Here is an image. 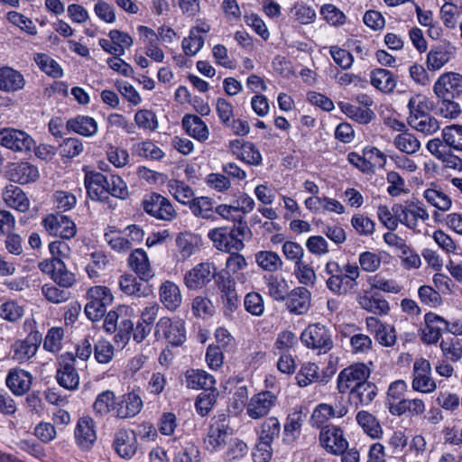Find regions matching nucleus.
Wrapping results in <instances>:
<instances>
[{
	"mask_svg": "<svg viewBox=\"0 0 462 462\" xmlns=\"http://www.w3.org/2000/svg\"><path fill=\"white\" fill-rule=\"evenodd\" d=\"M324 273L328 276L326 287L337 296H345L356 290V280L360 276L359 266L346 263L341 266L337 261L326 263Z\"/></svg>",
	"mask_w": 462,
	"mask_h": 462,
	"instance_id": "nucleus-1",
	"label": "nucleus"
},
{
	"mask_svg": "<svg viewBox=\"0 0 462 462\" xmlns=\"http://www.w3.org/2000/svg\"><path fill=\"white\" fill-rule=\"evenodd\" d=\"M233 430L228 416L221 414L214 418L204 438L205 448L211 451H218L232 440Z\"/></svg>",
	"mask_w": 462,
	"mask_h": 462,
	"instance_id": "nucleus-2",
	"label": "nucleus"
},
{
	"mask_svg": "<svg viewBox=\"0 0 462 462\" xmlns=\"http://www.w3.org/2000/svg\"><path fill=\"white\" fill-rule=\"evenodd\" d=\"M393 210L401 224L414 231H419L420 221L426 222L430 219V214L423 203L420 201H406L404 204H395L393 206Z\"/></svg>",
	"mask_w": 462,
	"mask_h": 462,
	"instance_id": "nucleus-3",
	"label": "nucleus"
},
{
	"mask_svg": "<svg viewBox=\"0 0 462 462\" xmlns=\"http://www.w3.org/2000/svg\"><path fill=\"white\" fill-rule=\"evenodd\" d=\"M33 320H26L24 325L33 328ZM42 341V335L32 329L24 339L17 340L11 346L12 358L18 363H24L33 357Z\"/></svg>",
	"mask_w": 462,
	"mask_h": 462,
	"instance_id": "nucleus-4",
	"label": "nucleus"
},
{
	"mask_svg": "<svg viewBox=\"0 0 462 462\" xmlns=\"http://www.w3.org/2000/svg\"><path fill=\"white\" fill-rule=\"evenodd\" d=\"M300 339L308 348L318 350L319 354H325L333 347L331 331L320 323L309 325L301 333Z\"/></svg>",
	"mask_w": 462,
	"mask_h": 462,
	"instance_id": "nucleus-5",
	"label": "nucleus"
},
{
	"mask_svg": "<svg viewBox=\"0 0 462 462\" xmlns=\"http://www.w3.org/2000/svg\"><path fill=\"white\" fill-rule=\"evenodd\" d=\"M370 376V369L363 363L353 364L342 369L337 377V388L340 393H350Z\"/></svg>",
	"mask_w": 462,
	"mask_h": 462,
	"instance_id": "nucleus-6",
	"label": "nucleus"
},
{
	"mask_svg": "<svg viewBox=\"0 0 462 462\" xmlns=\"http://www.w3.org/2000/svg\"><path fill=\"white\" fill-rule=\"evenodd\" d=\"M155 337L163 338L172 346H180L186 340L184 322L180 319L172 320L162 317L155 325Z\"/></svg>",
	"mask_w": 462,
	"mask_h": 462,
	"instance_id": "nucleus-7",
	"label": "nucleus"
},
{
	"mask_svg": "<svg viewBox=\"0 0 462 462\" xmlns=\"http://www.w3.org/2000/svg\"><path fill=\"white\" fill-rule=\"evenodd\" d=\"M411 388L421 393H431L437 389L429 360L422 357L415 359L412 365Z\"/></svg>",
	"mask_w": 462,
	"mask_h": 462,
	"instance_id": "nucleus-8",
	"label": "nucleus"
},
{
	"mask_svg": "<svg viewBox=\"0 0 462 462\" xmlns=\"http://www.w3.org/2000/svg\"><path fill=\"white\" fill-rule=\"evenodd\" d=\"M38 266L60 287L70 288L76 282V275L68 270L62 259H46Z\"/></svg>",
	"mask_w": 462,
	"mask_h": 462,
	"instance_id": "nucleus-9",
	"label": "nucleus"
},
{
	"mask_svg": "<svg viewBox=\"0 0 462 462\" xmlns=\"http://www.w3.org/2000/svg\"><path fill=\"white\" fill-rule=\"evenodd\" d=\"M143 207L147 214L159 220L172 221L177 217V211L171 201L158 193L146 196Z\"/></svg>",
	"mask_w": 462,
	"mask_h": 462,
	"instance_id": "nucleus-10",
	"label": "nucleus"
},
{
	"mask_svg": "<svg viewBox=\"0 0 462 462\" xmlns=\"http://www.w3.org/2000/svg\"><path fill=\"white\" fill-rule=\"evenodd\" d=\"M277 401V395L271 391L255 393L249 399L245 406L246 415L252 420L264 418L276 406Z\"/></svg>",
	"mask_w": 462,
	"mask_h": 462,
	"instance_id": "nucleus-11",
	"label": "nucleus"
},
{
	"mask_svg": "<svg viewBox=\"0 0 462 462\" xmlns=\"http://www.w3.org/2000/svg\"><path fill=\"white\" fill-rule=\"evenodd\" d=\"M216 272L217 268L213 263H199L185 273L184 284L189 290L202 289L215 278Z\"/></svg>",
	"mask_w": 462,
	"mask_h": 462,
	"instance_id": "nucleus-12",
	"label": "nucleus"
},
{
	"mask_svg": "<svg viewBox=\"0 0 462 462\" xmlns=\"http://www.w3.org/2000/svg\"><path fill=\"white\" fill-rule=\"evenodd\" d=\"M0 145L14 152H29L34 145V140L27 133L14 128L0 129Z\"/></svg>",
	"mask_w": 462,
	"mask_h": 462,
	"instance_id": "nucleus-13",
	"label": "nucleus"
},
{
	"mask_svg": "<svg viewBox=\"0 0 462 462\" xmlns=\"http://www.w3.org/2000/svg\"><path fill=\"white\" fill-rule=\"evenodd\" d=\"M208 236L217 250L225 253L240 252L245 247L243 239L236 237L227 227L213 228L208 232Z\"/></svg>",
	"mask_w": 462,
	"mask_h": 462,
	"instance_id": "nucleus-14",
	"label": "nucleus"
},
{
	"mask_svg": "<svg viewBox=\"0 0 462 462\" xmlns=\"http://www.w3.org/2000/svg\"><path fill=\"white\" fill-rule=\"evenodd\" d=\"M439 98H457L462 94V75L456 72L441 74L433 86Z\"/></svg>",
	"mask_w": 462,
	"mask_h": 462,
	"instance_id": "nucleus-15",
	"label": "nucleus"
},
{
	"mask_svg": "<svg viewBox=\"0 0 462 462\" xmlns=\"http://www.w3.org/2000/svg\"><path fill=\"white\" fill-rule=\"evenodd\" d=\"M42 225L48 234L62 239H70L77 234L75 223L63 215H49L42 220Z\"/></svg>",
	"mask_w": 462,
	"mask_h": 462,
	"instance_id": "nucleus-16",
	"label": "nucleus"
},
{
	"mask_svg": "<svg viewBox=\"0 0 462 462\" xmlns=\"http://www.w3.org/2000/svg\"><path fill=\"white\" fill-rule=\"evenodd\" d=\"M319 442L328 452L333 455L341 454L348 448L343 430L333 425H327L321 429Z\"/></svg>",
	"mask_w": 462,
	"mask_h": 462,
	"instance_id": "nucleus-17",
	"label": "nucleus"
},
{
	"mask_svg": "<svg viewBox=\"0 0 462 462\" xmlns=\"http://www.w3.org/2000/svg\"><path fill=\"white\" fill-rule=\"evenodd\" d=\"M56 379L58 383L67 390L73 391L79 387V375L75 368V357L72 355L61 356Z\"/></svg>",
	"mask_w": 462,
	"mask_h": 462,
	"instance_id": "nucleus-18",
	"label": "nucleus"
},
{
	"mask_svg": "<svg viewBox=\"0 0 462 462\" xmlns=\"http://www.w3.org/2000/svg\"><path fill=\"white\" fill-rule=\"evenodd\" d=\"M74 434L78 447L84 451L90 450L97 441L94 420L89 416L79 418Z\"/></svg>",
	"mask_w": 462,
	"mask_h": 462,
	"instance_id": "nucleus-19",
	"label": "nucleus"
},
{
	"mask_svg": "<svg viewBox=\"0 0 462 462\" xmlns=\"http://www.w3.org/2000/svg\"><path fill=\"white\" fill-rule=\"evenodd\" d=\"M127 261L129 267L137 274L140 280L149 282L155 276V271L143 249L139 248L132 251Z\"/></svg>",
	"mask_w": 462,
	"mask_h": 462,
	"instance_id": "nucleus-20",
	"label": "nucleus"
},
{
	"mask_svg": "<svg viewBox=\"0 0 462 462\" xmlns=\"http://www.w3.org/2000/svg\"><path fill=\"white\" fill-rule=\"evenodd\" d=\"M84 182L92 200L106 201L108 199L106 176L97 171H88L85 175Z\"/></svg>",
	"mask_w": 462,
	"mask_h": 462,
	"instance_id": "nucleus-21",
	"label": "nucleus"
},
{
	"mask_svg": "<svg viewBox=\"0 0 462 462\" xmlns=\"http://www.w3.org/2000/svg\"><path fill=\"white\" fill-rule=\"evenodd\" d=\"M368 331L374 335L378 343L383 346H393L397 340L396 331L391 325L383 323L375 317H368L365 319Z\"/></svg>",
	"mask_w": 462,
	"mask_h": 462,
	"instance_id": "nucleus-22",
	"label": "nucleus"
},
{
	"mask_svg": "<svg viewBox=\"0 0 462 462\" xmlns=\"http://www.w3.org/2000/svg\"><path fill=\"white\" fill-rule=\"evenodd\" d=\"M285 300L290 313L303 315L310 307L311 292L305 287H296L289 292Z\"/></svg>",
	"mask_w": 462,
	"mask_h": 462,
	"instance_id": "nucleus-23",
	"label": "nucleus"
},
{
	"mask_svg": "<svg viewBox=\"0 0 462 462\" xmlns=\"http://www.w3.org/2000/svg\"><path fill=\"white\" fill-rule=\"evenodd\" d=\"M425 327L422 329V340L426 344H435L446 331L447 320L441 316L429 312L424 316Z\"/></svg>",
	"mask_w": 462,
	"mask_h": 462,
	"instance_id": "nucleus-24",
	"label": "nucleus"
},
{
	"mask_svg": "<svg viewBox=\"0 0 462 462\" xmlns=\"http://www.w3.org/2000/svg\"><path fill=\"white\" fill-rule=\"evenodd\" d=\"M232 153L249 165L258 166L262 163V155L255 145L249 142L234 140L229 143Z\"/></svg>",
	"mask_w": 462,
	"mask_h": 462,
	"instance_id": "nucleus-25",
	"label": "nucleus"
},
{
	"mask_svg": "<svg viewBox=\"0 0 462 462\" xmlns=\"http://www.w3.org/2000/svg\"><path fill=\"white\" fill-rule=\"evenodd\" d=\"M114 448L124 457H132L137 450V439L134 430L120 429L115 433Z\"/></svg>",
	"mask_w": 462,
	"mask_h": 462,
	"instance_id": "nucleus-26",
	"label": "nucleus"
},
{
	"mask_svg": "<svg viewBox=\"0 0 462 462\" xmlns=\"http://www.w3.org/2000/svg\"><path fill=\"white\" fill-rule=\"evenodd\" d=\"M8 174L12 181L23 185L34 182L40 177L38 168L28 162L13 163L9 168Z\"/></svg>",
	"mask_w": 462,
	"mask_h": 462,
	"instance_id": "nucleus-27",
	"label": "nucleus"
},
{
	"mask_svg": "<svg viewBox=\"0 0 462 462\" xmlns=\"http://www.w3.org/2000/svg\"><path fill=\"white\" fill-rule=\"evenodd\" d=\"M369 155V159L359 155L356 152H350L347 156L348 162L363 172H370L376 164H382L385 162L384 154L377 148H372L365 152Z\"/></svg>",
	"mask_w": 462,
	"mask_h": 462,
	"instance_id": "nucleus-28",
	"label": "nucleus"
},
{
	"mask_svg": "<svg viewBox=\"0 0 462 462\" xmlns=\"http://www.w3.org/2000/svg\"><path fill=\"white\" fill-rule=\"evenodd\" d=\"M25 79L23 75L12 67L0 68V90L7 93L23 89Z\"/></svg>",
	"mask_w": 462,
	"mask_h": 462,
	"instance_id": "nucleus-29",
	"label": "nucleus"
},
{
	"mask_svg": "<svg viewBox=\"0 0 462 462\" xmlns=\"http://www.w3.org/2000/svg\"><path fill=\"white\" fill-rule=\"evenodd\" d=\"M5 383L14 394L22 396L29 391L32 384V376L23 369H11L6 376Z\"/></svg>",
	"mask_w": 462,
	"mask_h": 462,
	"instance_id": "nucleus-30",
	"label": "nucleus"
},
{
	"mask_svg": "<svg viewBox=\"0 0 462 462\" xmlns=\"http://www.w3.org/2000/svg\"><path fill=\"white\" fill-rule=\"evenodd\" d=\"M370 83L383 93H393L397 86V77L390 70L378 68L370 72Z\"/></svg>",
	"mask_w": 462,
	"mask_h": 462,
	"instance_id": "nucleus-31",
	"label": "nucleus"
},
{
	"mask_svg": "<svg viewBox=\"0 0 462 462\" xmlns=\"http://www.w3.org/2000/svg\"><path fill=\"white\" fill-rule=\"evenodd\" d=\"M160 300L163 306L171 310H176L182 302V295L177 284L171 281H165L159 288Z\"/></svg>",
	"mask_w": 462,
	"mask_h": 462,
	"instance_id": "nucleus-32",
	"label": "nucleus"
},
{
	"mask_svg": "<svg viewBox=\"0 0 462 462\" xmlns=\"http://www.w3.org/2000/svg\"><path fill=\"white\" fill-rule=\"evenodd\" d=\"M455 48L450 44H441L430 49L427 55V67L430 70L440 69L447 64L454 54Z\"/></svg>",
	"mask_w": 462,
	"mask_h": 462,
	"instance_id": "nucleus-33",
	"label": "nucleus"
},
{
	"mask_svg": "<svg viewBox=\"0 0 462 462\" xmlns=\"http://www.w3.org/2000/svg\"><path fill=\"white\" fill-rule=\"evenodd\" d=\"M200 243V237L191 232L180 233L175 239L178 254L182 260H187L198 252Z\"/></svg>",
	"mask_w": 462,
	"mask_h": 462,
	"instance_id": "nucleus-34",
	"label": "nucleus"
},
{
	"mask_svg": "<svg viewBox=\"0 0 462 462\" xmlns=\"http://www.w3.org/2000/svg\"><path fill=\"white\" fill-rule=\"evenodd\" d=\"M143 406L141 398L134 393H130L123 396V399L116 402L114 406V411L116 417L120 419H126L135 416L140 412Z\"/></svg>",
	"mask_w": 462,
	"mask_h": 462,
	"instance_id": "nucleus-35",
	"label": "nucleus"
},
{
	"mask_svg": "<svg viewBox=\"0 0 462 462\" xmlns=\"http://www.w3.org/2000/svg\"><path fill=\"white\" fill-rule=\"evenodd\" d=\"M66 127L69 131L86 137L94 136L98 131L97 121L88 116H77L69 119Z\"/></svg>",
	"mask_w": 462,
	"mask_h": 462,
	"instance_id": "nucleus-36",
	"label": "nucleus"
},
{
	"mask_svg": "<svg viewBox=\"0 0 462 462\" xmlns=\"http://www.w3.org/2000/svg\"><path fill=\"white\" fill-rule=\"evenodd\" d=\"M4 201L7 206L20 211L27 212L30 208V200L25 192L18 186L10 184L3 193Z\"/></svg>",
	"mask_w": 462,
	"mask_h": 462,
	"instance_id": "nucleus-37",
	"label": "nucleus"
},
{
	"mask_svg": "<svg viewBox=\"0 0 462 462\" xmlns=\"http://www.w3.org/2000/svg\"><path fill=\"white\" fill-rule=\"evenodd\" d=\"M138 30L144 41L145 54L155 62H162L165 55L158 45V35L156 32L143 25L139 26Z\"/></svg>",
	"mask_w": 462,
	"mask_h": 462,
	"instance_id": "nucleus-38",
	"label": "nucleus"
},
{
	"mask_svg": "<svg viewBox=\"0 0 462 462\" xmlns=\"http://www.w3.org/2000/svg\"><path fill=\"white\" fill-rule=\"evenodd\" d=\"M377 394V386L368 379L349 393V400L357 406L370 404Z\"/></svg>",
	"mask_w": 462,
	"mask_h": 462,
	"instance_id": "nucleus-39",
	"label": "nucleus"
},
{
	"mask_svg": "<svg viewBox=\"0 0 462 462\" xmlns=\"http://www.w3.org/2000/svg\"><path fill=\"white\" fill-rule=\"evenodd\" d=\"M182 125L189 135L203 142L208 138V128L204 121L195 115H186L182 118Z\"/></svg>",
	"mask_w": 462,
	"mask_h": 462,
	"instance_id": "nucleus-40",
	"label": "nucleus"
},
{
	"mask_svg": "<svg viewBox=\"0 0 462 462\" xmlns=\"http://www.w3.org/2000/svg\"><path fill=\"white\" fill-rule=\"evenodd\" d=\"M186 385L191 389L208 391L215 388L214 377L203 370H188L185 374Z\"/></svg>",
	"mask_w": 462,
	"mask_h": 462,
	"instance_id": "nucleus-41",
	"label": "nucleus"
},
{
	"mask_svg": "<svg viewBox=\"0 0 462 462\" xmlns=\"http://www.w3.org/2000/svg\"><path fill=\"white\" fill-rule=\"evenodd\" d=\"M120 290L128 296L146 297L149 290L138 282L133 274L126 273L120 276L118 280Z\"/></svg>",
	"mask_w": 462,
	"mask_h": 462,
	"instance_id": "nucleus-42",
	"label": "nucleus"
},
{
	"mask_svg": "<svg viewBox=\"0 0 462 462\" xmlns=\"http://www.w3.org/2000/svg\"><path fill=\"white\" fill-rule=\"evenodd\" d=\"M282 426L279 420L274 417L265 419L259 426L257 439L273 443L280 437Z\"/></svg>",
	"mask_w": 462,
	"mask_h": 462,
	"instance_id": "nucleus-43",
	"label": "nucleus"
},
{
	"mask_svg": "<svg viewBox=\"0 0 462 462\" xmlns=\"http://www.w3.org/2000/svg\"><path fill=\"white\" fill-rule=\"evenodd\" d=\"M192 214L197 217L213 220L215 217L214 202L208 197L195 198L189 206Z\"/></svg>",
	"mask_w": 462,
	"mask_h": 462,
	"instance_id": "nucleus-44",
	"label": "nucleus"
},
{
	"mask_svg": "<svg viewBox=\"0 0 462 462\" xmlns=\"http://www.w3.org/2000/svg\"><path fill=\"white\" fill-rule=\"evenodd\" d=\"M338 106L346 116L359 124H368L374 117V113L369 108H363L347 102H339Z\"/></svg>",
	"mask_w": 462,
	"mask_h": 462,
	"instance_id": "nucleus-45",
	"label": "nucleus"
},
{
	"mask_svg": "<svg viewBox=\"0 0 462 462\" xmlns=\"http://www.w3.org/2000/svg\"><path fill=\"white\" fill-rule=\"evenodd\" d=\"M357 302L363 310L374 314L386 315L390 310L389 303L384 299L369 297L366 294H360L357 297Z\"/></svg>",
	"mask_w": 462,
	"mask_h": 462,
	"instance_id": "nucleus-46",
	"label": "nucleus"
},
{
	"mask_svg": "<svg viewBox=\"0 0 462 462\" xmlns=\"http://www.w3.org/2000/svg\"><path fill=\"white\" fill-rule=\"evenodd\" d=\"M356 421L371 438H381L383 434L382 427L373 414L365 411H361L356 414Z\"/></svg>",
	"mask_w": 462,
	"mask_h": 462,
	"instance_id": "nucleus-47",
	"label": "nucleus"
},
{
	"mask_svg": "<svg viewBox=\"0 0 462 462\" xmlns=\"http://www.w3.org/2000/svg\"><path fill=\"white\" fill-rule=\"evenodd\" d=\"M393 409V415L402 416L409 412L411 416H419L426 411V405L422 399H405L397 405L392 407Z\"/></svg>",
	"mask_w": 462,
	"mask_h": 462,
	"instance_id": "nucleus-48",
	"label": "nucleus"
},
{
	"mask_svg": "<svg viewBox=\"0 0 462 462\" xmlns=\"http://www.w3.org/2000/svg\"><path fill=\"white\" fill-rule=\"evenodd\" d=\"M104 238L110 248L116 253L125 254L132 249V241L124 236L118 230L112 228L108 229L105 233Z\"/></svg>",
	"mask_w": 462,
	"mask_h": 462,
	"instance_id": "nucleus-49",
	"label": "nucleus"
},
{
	"mask_svg": "<svg viewBox=\"0 0 462 462\" xmlns=\"http://www.w3.org/2000/svg\"><path fill=\"white\" fill-rule=\"evenodd\" d=\"M255 262L263 270L274 273L281 270L283 262L280 255L273 251H260L255 254Z\"/></svg>",
	"mask_w": 462,
	"mask_h": 462,
	"instance_id": "nucleus-50",
	"label": "nucleus"
},
{
	"mask_svg": "<svg viewBox=\"0 0 462 462\" xmlns=\"http://www.w3.org/2000/svg\"><path fill=\"white\" fill-rule=\"evenodd\" d=\"M168 188L170 193L181 204L189 206L190 202L195 199L193 189L183 181L171 180Z\"/></svg>",
	"mask_w": 462,
	"mask_h": 462,
	"instance_id": "nucleus-51",
	"label": "nucleus"
},
{
	"mask_svg": "<svg viewBox=\"0 0 462 462\" xmlns=\"http://www.w3.org/2000/svg\"><path fill=\"white\" fill-rule=\"evenodd\" d=\"M109 260L107 255L101 251H96L90 254V261L86 265V272L89 278L96 279L106 270Z\"/></svg>",
	"mask_w": 462,
	"mask_h": 462,
	"instance_id": "nucleus-52",
	"label": "nucleus"
},
{
	"mask_svg": "<svg viewBox=\"0 0 462 462\" xmlns=\"http://www.w3.org/2000/svg\"><path fill=\"white\" fill-rule=\"evenodd\" d=\"M407 387V383L403 380H396L389 385L385 404L392 415L393 411L392 407L405 400L403 395Z\"/></svg>",
	"mask_w": 462,
	"mask_h": 462,
	"instance_id": "nucleus-53",
	"label": "nucleus"
},
{
	"mask_svg": "<svg viewBox=\"0 0 462 462\" xmlns=\"http://www.w3.org/2000/svg\"><path fill=\"white\" fill-rule=\"evenodd\" d=\"M394 146L407 154H413L420 148V142L411 133L398 134L393 139Z\"/></svg>",
	"mask_w": 462,
	"mask_h": 462,
	"instance_id": "nucleus-54",
	"label": "nucleus"
},
{
	"mask_svg": "<svg viewBox=\"0 0 462 462\" xmlns=\"http://www.w3.org/2000/svg\"><path fill=\"white\" fill-rule=\"evenodd\" d=\"M408 123L415 130L426 134H432L439 129V122L430 114L408 119Z\"/></svg>",
	"mask_w": 462,
	"mask_h": 462,
	"instance_id": "nucleus-55",
	"label": "nucleus"
},
{
	"mask_svg": "<svg viewBox=\"0 0 462 462\" xmlns=\"http://www.w3.org/2000/svg\"><path fill=\"white\" fill-rule=\"evenodd\" d=\"M42 292L48 301L54 304L63 303L69 300L71 297L69 288L56 286L51 283L44 284L42 287Z\"/></svg>",
	"mask_w": 462,
	"mask_h": 462,
	"instance_id": "nucleus-56",
	"label": "nucleus"
},
{
	"mask_svg": "<svg viewBox=\"0 0 462 462\" xmlns=\"http://www.w3.org/2000/svg\"><path fill=\"white\" fill-rule=\"evenodd\" d=\"M134 123L145 132H154L159 127V122L155 113L149 109H140L134 114Z\"/></svg>",
	"mask_w": 462,
	"mask_h": 462,
	"instance_id": "nucleus-57",
	"label": "nucleus"
},
{
	"mask_svg": "<svg viewBox=\"0 0 462 462\" xmlns=\"http://www.w3.org/2000/svg\"><path fill=\"white\" fill-rule=\"evenodd\" d=\"M218 391L216 388L203 391L196 401V409L201 416H207L217 402Z\"/></svg>",
	"mask_w": 462,
	"mask_h": 462,
	"instance_id": "nucleus-58",
	"label": "nucleus"
},
{
	"mask_svg": "<svg viewBox=\"0 0 462 462\" xmlns=\"http://www.w3.org/2000/svg\"><path fill=\"white\" fill-rule=\"evenodd\" d=\"M431 106L432 103L427 97L420 94L412 96L408 103L410 110L408 119H413L416 116L429 114Z\"/></svg>",
	"mask_w": 462,
	"mask_h": 462,
	"instance_id": "nucleus-59",
	"label": "nucleus"
},
{
	"mask_svg": "<svg viewBox=\"0 0 462 462\" xmlns=\"http://www.w3.org/2000/svg\"><path fill=\"white\" fill-rule=\"evenodd\" d=\"M319 366L315 363H305L297 373L295 379L300 387H306L319 379Z\"/></svg>",
	"mask_w": 462,
	"mask_h": 462,
	"instance_id": "nucleus-60",
	"label": "nucleus"
},
{
	"mask_svg": "<svg viewBox=\"0 0 462 462\" xmlns=\"http://www.w3.org/2000/svg\"><path fill=\"white\" fill-rule=\"evenodd\" d=\"M269 295L276 301H284L289 294V285L285 279L272 276L267 282Z\"/></svg>",
	"mask_w": 462,
	"mask_h": 462,
	"instance_id": "nucleus-61",
	"label": "nucleus"
},
{
	"mask_svg": "<svg viewBox=\"0 0 462 462\" xmlns=\"http://www.w3.org/2000/svg\"><path fill=\"white\" fill-rule=\"evenodd\" d=\"M38 67L47 75L53 78L62 76V69L60 65L45 53H36L33 58Z\"/></svg>",
	"mask_w": 462,
	"mask_h": 462,
	"instance_id": "nucleus-62",
	"label": "nucleus"
},
{
	"mask_svg": "<svg viewBox=\"0 0 462 462\" xmlns=\"http://www.w3.org/2000/svg\"><path fill=\"white\" fill-rule=\"evenodd\" d=\"M442 355L452 362H457L462 357V345L458 339L448 337L440 342Z\"/></svg>",
	"mask_w": 462,
	"mask_h": 462,
	"instance_id": "nucleus-63",
	"label": "nucleus"
},
{
	"mask_svg": "<svg viewBox=\"0 0 462 462\" xmlns=\"http://www.w3.org/2000/svg\"><path fill=\"white\" fill-rule=\"evenodd\" d=\"M442 137L446 144L457 151H462V125H452L442 130Z\"/></svg>",
	"mask_w": 462,
	"mask_h": 462,
	"instance_id": "nucleus-64",
	"label": "nucleus"
}]
</instances>
